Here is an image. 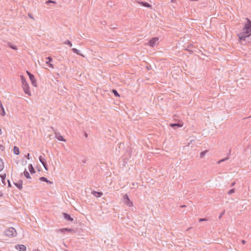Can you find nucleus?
Here are the masks:
<instances>
[{"label": "nucleus", "instance_id": "f257e3e1", "mask_svg": "<svg viewBox=\"0 0 251 251\" xmlns=\"http://www.w3.org/2000/svg\"><path fill=\"white\" fill-rule=\"evenodd\" d=\"M251 35V21L248 19L245 23L242 31L237 34L240 40H245Z\"/></svg>", "mask_w": 251, "mask_h": 251}, {"label": "nucleus", "instance_id": "f03ea898", "mask_svg": "<svg viewBox=\"0 0 251 251\" xmlns=\"http://www.w3.org/2000/svg\"><path fill=\"white\" fill-rule=\"evenodd\" d=\"M20 77L21 80L22 88L24 92L28 96H30L31 95V92L30 91L29 85L26 81L25 78L23 75H20Z\"/></svg>", "mask_w": 251, "mask_h": 251}, {"label": "nucleus", "instance_id": "7ed1b4c3", "mask_svg": "<svg viewBox=\"0 0 251 251\" xmlns=\"http://www.w3.org/2000/svg\"><path fill=\"white\" fill-rule=\"evenodd\" d=\"M26 73H27V74L29 76V79H30V81L31 82V83H32V85L33 86H34V87H37V83L36 79L34 75H33L32 74H31L28 71H26Z\"/></svg>", "mask_w": 251, "mask_h": 251}, {"label": "nucleus", "instance_id": "20e7f679", "mask_svg": "<svg viewBox=\"0 0 251 251\" xmlns=\"http://www.w3.org/2000/svg\"><path fill=\"white\" fill-rule=\"evenodd\" d=\"M6 234L9 236H14L16 235V231L14 228L10 227L6 231Z\"/></svg>", "mask_w": 251, "mask_h": 251}, {"label": "nucleus", "instance_id": "39448f33", "mask_svg": "<svg viewBox=\"0 0 251 251\" xmlns=\"http://www.w3.org/2000/svg\"><path fill=\"white\" fill-rule=\"evenodd\" d=\"M124 202L129 207H131L133 206L132 202L130 201L127 195L124 196Z\"/></svg>", "mask_w": 251, "mask_h": 251}, {"label": "nucleus", "instance_id": "423d86ee", "mask_svg": "<svg viewBox=\"0 0 251 251\" xmlns=\"http://www.w3.org/2000/svg\"><path fill=\"white\" fill-rule=\"evenodd\" d=\"M158 39H159L158 37H154L151 38L149 42V45L151 47H154L157 45Z\"/></svg>", "mask_w": 251, "mask_h": 251}, {"label": "nucleus", "instance_id": "0eeeda50", "mask_svg": "<svg viewBox=\"0 0 251 251\" xmlns=\"http://www.w3.org/2000/svg\"><path fill=\"white\" fill-rule=\"evenodd\" d=\"M39 159V161H40V162L42 164L43 166H44V168H45V169L46 171H48V168L47 167L45 158H44L42 156H40Z\"/></svg>", "mask_w": 251, "mask_h": 251}, {"label": "nucleus", "instance_id": "6e6552de", "mask_svg": "<svg viewBox=\"0 0 251 251\" xmlns=\"http://www.w3.org/2000/svg\"><path fill=\"white\" fill-rule=\"evenodd\" d=\"M16 248L19 251H25L26 248L24 245H18L16 246Z\"/></svg>", "mask_w": 251, "mask_h": 251}, {"label": "nucleus", "instance_id": "1a4fd4ad", "mask_svg": "<svg viewBox=\"0 0 251 251\" xmlns=\"http://www.w3.org/2000/svg\"><path fill=\"white\" fill-rule=\"evenodd\" d=\"M137 2L138 4H139L140 5H141L143 6H145V7H148V8H151V5L148 2H143V1H138Z\"/></svg>", "mask_w": 251, "mask_h": 251}, {"label": "nucleus", "instance_id": "9d476101", "mask_svg": "<svg viewBox=\"0 0 251 251\" xmlns=\"http://www.w3.org/2000/svg\"><path fill=\"white\" fill-rule=\"evenodd\" d=\"M47 59L48 60L46 62L47 65L50 68L53 69L54 68L53 65L50 63V62L52 61V58L50 57H48L47 58Z\"/></svg>", "mask_w": 251, "mask_h": 251}, {"label": "nucleus", "instance_id": "9b49d317", "mask_svg": "<svg viewBox=\"0 0 251 251\" xmlns=\"http://www.w3.org/2000/svg\"><path fill=\"white\" fill-rule=\"evenodd\" d=\"M55 137L59 141L66 142V140L63 138V137L59 133L55 134Z\"/></svg>", "mask_w": 251, "mask_h": 251}, {"label": "nucleus", "instance_id": "f8f14e48", "mask_svg": "<svg viewBox=\"0 0 251 251\" xmlns=\"http://www.w3.org/2000/svg\"><path fill=\"white\" fill-rule=\"evenodd\" d=\"M92 194L94 196H95L96 197H100L103 195L102 192H96V191L93 192Z\"/></svg>", "mask_w": 251, "mask_h": 251}, {"label": "nucleus", "instance_id": "ddd939ff", "mask_svg": "<svg viewBox=\"0 0 251 251\" xmlns=\"http://www.w3.org/2000/svg\"><path fill=\"white\" fill-rule=\"evenodd\" d=\"M63 215H64V218L66 219H67V220H69L70 221H73V219L72 218H71L70 215H69V214H68L67 213H64Z\"/></svg>", "mask_w": 251, "mask_h": 251}, {"label": "nucleus", "instance_id": "4468645a", "mask_svg": "<svg viewBox=\"0 0 251 251\" xmlns=\"http://www.w3.org/2000/svg\"><path fill=\"white\" fill-rule=\"evenodd\" d=\"M0 107L1 109V110H3V112L0 113V115L2 116H4L6 114L4 109L3 107V105L1 102H0Z\"/></svg>", "mask_w": 251, "mask_h": 251}, {"label": "nucleus", "instance_id": "2eb2a0df", "mask_svg": "<svg viewBox=\"0 0 251 251\" xmlns=\"http://www.w3.org/2000/svg\"><path fill=\"white\" fill-rule=\"evenodd\" d=\"M72 231H73L72 229H69V228H67L59 229V231L61 232H64L65 231L72 232Z\"/></svg>", "mask_w": 251, "mask_h": 251}, {"label": "nucleus", "instance_id": "dca6fc26", "mask_svg": "<svg viewBox=\"0 0 251 251\" xmlns=\"http://www.w3.org/2000/svg\"><path fill=\"white\" fill-rule=\"evenodd\" d=\"M207 150H205V151H204L202 152H201L200 154V157L201 158H202L204 157V156L205 155V154H206V153L207 152Z\"/></svg>", "mask_w": 251, "mask_h": 251}, {"label": "nucleus", "instance_id": "f3484780", "mask_svg": "<svg viewBox=\"0 0 251 251\" xmlns=\"http://www.w3.org/2000/svg\"><path fill=\"white\" fill-rule=\"evenodd\" d=\"M28 169H29V171H30V172L31 174H33V173H35L34 169V168L33 167V166H32V165L31 164L29 165Z\"/></svg>", "mask_w": 251, "mask_h": 251}, {"label": "nucleus", "instance_id": "a211bd4d", "mask_svg": "<svg viewBox=\"0 0 251 251\" xmlns=\"http://www.w3.org/2000/svg\"><path fill=\"white\" fill-rule=\"evenodd\" d=\"M40 180L42 181H45L47 183H49L50 184L51 183V182H50V181L48 180L46 177H40Z\"/></svg>", "mask_w": 251, "mask_h": 251}, {"label": "nucleus", "instance_id": "6ab92c4d", "mask_svg": "<svg viewBox=\"0 0 251 251\" xmlns=\"http://www.w3.org/2000/svg\"><path fill=\"white\" fill-rule=\"evenodd\" d=\"M13 151H14V153L15 154H19V149L18 147L15 146L13 148Z\"/></svg>", "mask_w": 251, "mask_h": 251}, {"label": "nucleus", "instance_id": "aec40b11", "mask_svg": "<svg viewBox=\"0 0 251 251\" xmlns=\"http://www.w3.org/2000/svg\"><path fill=\"white\" fill-rule=\"evenodd\" d=\"M170 126L172 127H174L176 126L180 127L182 126V125L180 124H170Z\"/></svg>", "mask_w": 251, "mask_h": 251}, {"label": "nucleus", "instance_id": "412c9836", "mask_svg": "<svg viewBox=\"0 0 251 251\" xmlns=\"http://www.w3.org/2000/svg\"><path fill=\"white\" fill-rule=\"evenodd\" d=\"M0 177L1 178V180L3 182V183H4V184H5V183L4 182V180H5V177H6V175L4 174H3V175H1L0 176Z\"/></svg>", "mask_w": 251, "mask_h": 251}, {"label": "nucleus", "instance_id": "4be33fe9", "mask_svg": "<svg viewBox=\"0 0 251 251\" xmlns=\"http://www.w3.org/2000/svg\"><path fill=\"white\" fill-rule=\"evenodd\" d=\"M4 167L3 163L2 160L0 158V171H1Z\"/></svg>", "mask_w": 251, "mask_h": 251}, {"label": "nucleus", "instance_id": "5701e85b", "mask_svg": "<svg viewBox=\"0 0 251 251\" xmlns=\"http://www.w3.org/2000/svg\"><path fill=\"white\" fill-rule=\"evenodd\" d=\"M24 175L27 178H30V175H29V174L28 173V172L26 171H25L24 173Z\"/></svg>", "mask_w": 251, "mask_h": 251}, {"label": "nucleus", "instance_id": "b1692460", "mask_svg": "<svg viewBox=\"0 0 251 251\" xmlns=\"http://www.w3.org/2000/svg\"><path fill=\"white\" fill-rule=\"evenodd\" d=\"M112 92L115 96H117L118 97H120V95L118 94V93L117 92V91L116 90H113Z\"/></svg>", "mask_w": 251, "mask_h": 251}, {"label": "nucleus", "instance_id": "393cba45", "mask_svg": "<svg viewBox=\"0 0 251 251\" xmlns=\"http://www.w3.org/2000/svg\"><path fill=\"white\" fill-rule=\"evenodd\" d=\"M234 193V189H231L228 192V194L229 195H230V194H232V193Z\"/></svg>", "mask_w": 251, "mask_h": 251}, {"label": "nucleus", "instance_id": "a878e982", "mask_svg": "<svg viewBox=\"0 0 251 251\" xmlns=\"http://www.w3.org/2000/svg\"><path fill=\"white\" fill-rule=\"evenodd\" d=\"M9 47H10L11 49H14V50H17V47H16V46H15L9 45Z\"/></svg>", "mask_w": 251, "mask_h": 251}, {"label": "nucleus", "instance_id": "bb28decb", "mask_svg": "<svg viewBox=\"0 0 251 251\" xmlns=\"http://www.w3.org/2000/svg\"><path fill=\"white\" fill-rule=\"evenodd\" d=\"M73 50H74V51L75 52V53H77V54H79V53H78V50H76V49H73Z\"/></svg>", "mask_w": 251, "mask_h": 251}, {"label": "nucleus", "instance_id": "cd10ccee", "mask_svg": "<svg viewBox=\"0 0 251 251\" xmlns=\"http://www.w3.org/2000/svg\"><path fill=\"white\" fill-rule=\"evenodd\" d=\"M47 3H55V2H54V1H52V0H48V1H47Z\"/></svg>", "mask_w": 251, "mask_h": 251}, {"label": "nucleus", "instance_id": "c85d7f7f", "mask_svg": "<svg viewBox=\"0 0 251 251\" xmlns=\"http://www.w3.org/2000/svg\"><path fill=\"white\" fill-rule=\"evenodd\" d=\"M26 157L28 159H30V155L29 154H27V155H26Z\"/></svg>", "mask_w": 251, "mask_h": 251}, {"label": "nucleus", "instance_id": "c756f323", "mask_svg": "<svg viewBox=\"0 0 251 251\" xmlns=\"http://www.w3.org/2000/svg\"><path fill=\"white\" fill-rule=\"evenodd\" d=\"M205 221V219H200L199 220V221L200 222H201V221Z\"/></svg>", "mask_w": 251, "mask_h": 251}, {"label": "nucleus", "instance_id": "7c9ffc66", "mask_svg": "<svg viewBox=\"0 0 251 251\" xmlns=\"http://www.w3.org/2000/svg\"><path fill=\"white\" fill-rule=\"evenodd\" d=\"M68 45H69L70 46H72V43L70 41H68Z\"/></svg>", "mask_w": 251, "mask_h": 251}, {"label": "nucleus", "instance_id": "2f4dec72", "mask_svg": "<svg viewBox=\"0 0 251 251\" xmlns=\"http://www.w3.org/2000/svg\"><path fill=\"white\" fill-rule=\"evenodd\" d=\"M224 160H225V159H222V160H220V161L218 162V163H220V162H222V161H224Z\"/></svg>", "mask_w": 251, "mask_h": 251}, {"label": "nucleus", "instance_id": "473e14b6", "mask_svg": "<svg viewBox=\"0 0 251 251\" xmlns=\"http://www.w3.org/2000/svg\"><path fill=\"white\" fill-rule=\"evenodd\" d=\"M8 186H9V187H11V184H10V182H9V180H8Z\"/></svg>", "mask_w": 251, "mask_h": 251}, {"label": "nucleus", "instance_id": "72a5a7b5", "mask_svg": "<svg viewBox=\"0 0 251 251\" xmlns=\"http://www.w3.org/2000/svg\"><path fill=\"white\" fill-rule=\"evenodd\" d=\"M1 134H2V131H1V128L0 127V135H1Z\"/></svg>", "mask_w": 251, "mask_h": 251}, {"label": "nucleus", "instance_id": "f704fd0d", "mask_svg": "<svg viewBox=\"0 0 251 251\" xmlns=\"http://www.w3.org/2000/svg\"><path fill=\"white\" fill-rule=\"evenodd\" d=\"M2 193L0 192V197H2Z\"/></svg>", "mask_w": 251, "mask_h": 251}, {"label": "nucleus", "instance_id": "c9c22d12", "mask_svg": "<svg viewBox=\"0 0 251 251\" xmlns=\"http://www.w3.org/2000/svg\"><path fill=\"white\" fill-rule=\"evenodd\" d=\"M235 182H233V183H232V184H231V186H234V184H235Z\"/></svg>", "mask_w": 251, "mask_h": 251}, {"label": "nucleus", "instance_id": "e433bc0d", "mask_svg": "<svg viewBox=\"0 0 251 251\" xmlns=\"http://www.w3.org/2000/svg\"><path fill=\"white\" fill-rule=\"evenodd\" d=\"M17 186H18L19 188H22L21 187H20V186H19V185H17Z\"/></svg>", "mask_w": 251, "mask_h": 251}, {"label": "nucleus", "instance_id": "4c0bfd02", "mask_svg": "<svg viewBox=\"0 0 251 251\" xmlns=\"http://www.w3.org/2000/svg\"><path fill=\"white\" fill-rule=\"evenodd\" d=\"M17 186H18L19 188H22L21 187H20V186H19V185H17Z\"/></svg>", "mask_w": 251, "mask_h": 251}, {"label": "nucleus", "instance_id": "58836bf2", "mask_svg": "<svg viewBox=\"0 0 251 251\" xmlns=\"http://www.w3.org/2000/svg\"><path fill=\"white\" fill-rule=\"evenodd\" d=\"M34 251H39L38 250H36Z\"/></svg>", "mask_w": 251, "mask_h": 251}, {"label": "nucleus", "instance_id": "ea45409f", "mask_svg": "<svg viewBox=\"0 0 251 251\" xmlns=\"http://www.w3.org/2000/svg\"><path fill=\"white\" fill-rule=\"evenodd\" d=\"M173 0H172V2H173Z\"/></svg>", "mask_w": 251, "mask_h": 251}]
</instances>
